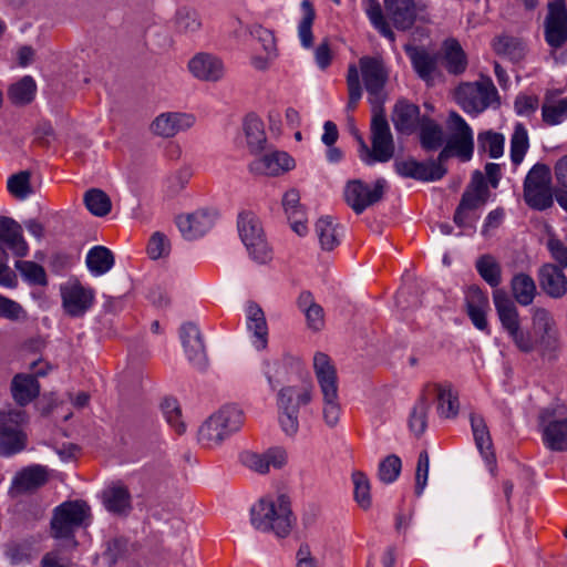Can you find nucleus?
I'll list each match as a JSON object with an SVG mask.
<instances>
[{"instance_id": "f257e3e1", "label": "nucleus", "mask_w": 567, "mask_h": 567, "mask_svg": "<svg viewBox=\"0 0 567 567\" xmlns=\"http://www.w3.org/2000/svg\"><path fill=\"white\" fill-rule=\"evenodd\" d=\"M493 302L503 329L519 351L529 353L538 344L549 346L555 340L556 322L549 310L542 307L532 309L529 332L522 328L517 307L504 290H494Z\"/></svg>"}, {"instance_id": "f03ea898", "label": "nucleus", "mask_w": 567, "mask_h": 567, "mask_svg": "<svg viewBox=\"0 0 567 567\" xmlns=\"http://www.w3.org/2000/svg\"><path fill=\"white\" fill-rule=\"evenodd\" d=\"M384 13L377 0H368L365 13L373 27L391 42L395 34L389 23L401 31L410 30L416 21L426 20V4L415 0H384Z\"/></svg>"}, {"instance_id": "7ed1b4c3", "label": "nucleus", "mask_w": 567, "mask_h": 567, "mask_svg": "<svg viewBox=\"0 0 567 567\" xmlns=\"http://www.w3.org/2000/svg\"><path fill=\"white\" fill-rule=\"evenodd\" d=\"M296 520L291 502L285 494L261 497L250 508L252 527L262 533L274 534L278 538L288 537Z\"/></svg>"}, {"instance_id": "20e7f679", "label": "nucleus", "mask_w": 567, "mask_h": 567, "mask_svg": "<svg viewBox=\"0 0 567 567\" xmlns=\"http://www.w3.org/2000/svg\"><path fill=\"white\" fill-rule=\"evenodd\" d=\"M313 371L322 395L324 424L331 429L336 427L341 416L336 367L326 353L317 352L313 355Z\"/></svg>"}, {"instance_id": "39448f33", "label": "nucleus", "mask_w": 567, "mask_h": 567, "mask_svg": "<svg viewBox=\"0 0 567 567\" xmlns=\"http://www.w3.org/2000/svg\"><path fill=\"white\" fill-rule=\"evenodd\" d=\"M371 120V147L358 135L360 158L368 165L377 162L386 163L394 155V140L383 107L372 110Z\"/></svg>"}, {"instance_id": "423d86ee", "label": "nucleus", "mask_w": 567, "mask_h": 567, "mask_svg": "<svg viewBox=\"0 0 567 567\" xmlns=\"http://www.w3.org/2000/svg\"><path fill=\"white\" fill-rule=\"evenodd\" d=\"M313 385L302 382L285 386L278 392L279 423L288 436H295L299 430V409L312 401Z\"/></svg>"}, {"instance_id": "0eeeda50", "label": "nucleus", "mask_w": 567, "mask_h": 567, "mask_svg": "<svg viewBox=\"0 0 567 567\" xmlns=\"http://www.w3.org/2000/svg\"><path fill=\"white\" fill-rule=\"evenodd\" d=\"M144 450L150 483L156 489L163 488L165 493L169 488L171 465L166 456L165 441L163 436L159 440L154 427L147 432Z\"/></svg>"}, {"instance_id": "6e6552de", "label": "nucleus", "mask_w": 567, "mask_h": 567, "mask_svg": "<svg viewBox=\"0 0 567 567\" xmlns=\"http://www.w3.org/2000/svg\"><path fill=\"white\" fill-rule=\"evenodd\" d=\"M239 237L249 256L259 264L271 260L272 251L268 246L259 218L251 212L240 213L237 220Z\"/></svg>"}, {"instance_id": "1a4fd4ad", "label": "nucleus", "mask_w": 567, "mask_h": 567, "mask_svg": "<svg viewBox=\"0 0 567 567\" xmlns=\"http://www.w3.org/2000/svg\"><path fill=\"white\" fill-rule=\"evenodd\" d=\"M524 199L530 208L537 210H545L553 205L551 173L546 164L537 163L527 173Z\"/></svg>"}, {"instance_id": "9d476101", "label": "nucleus", "mask_w": 567, "mask_h": 567, "mask_svg": "<svg viewBox=\"0 0 567 567\" xmlns=\"http://www.w3.org/2000/svg\"><path fill=\"white\" fill-rule=\"evenodd\" d=\"M90 517V507L82 501L64 502L59 505L51 519V530L54 538L71 539L72 545L76 543L73 539V533L76 528L85 524Z\"/></svg>"}, {"instance_id": "9b49d317", "label": "nucleus", "mask_w": 567, "mask_h": 567, "mask_svg": "<svg viewBox=\"0 0 567 567\" xmlns=\"http://www.w3.org/2000/svg\"><path fill=\"white\" fill-rule=\"evenodd\" d=\"M25 422V413L20 409L0 411V455L9 456L25 447L27 435L22 430Z\"/></svg>"}, {"instance_id": "f8f14e48", "label": "nucleus", "mask_w": 567, "mask_h": 567, "mask_svg": "<svg viewBox=\"0 0 567 567\" xmlns=\"http://www.w3.org/2000/svg\"><path fill=\"white\" fill-rule=\"evenodd\" d=\"M496 97V87L488 78L474 83H463L455 92L456 102L467 113L483 112Z\"/></svg>"}, {"instance_id": "ddd939ff", "label": "nucleus", "mask_w": 567, "mask_h": 567, "mask_svg": "<svg viewBox=\"0 0 567 567\" xmlns=\"http://www.w3.org/2000/svg\"><path fill=\"white\" fill-rule=\"evenodd\" d=\"M62 307L71 317H82L94 303L95 292L91 287L71 277L60 286Z\"/></svg>"}, {"instance_id": "4468645a", "label": "nucleus", "mask_w": 567, "mask_h": 567, "mask_svg": "<svg viewBox=\"0 0 567 567\" xmlns=\"http://www.w3.org/2000/svg\"><path fill=\"white\" fill-rule=\"evenodd\" d=\"M365 90L370 95L372 110L382 107V91L385 85L388 73L384 64L379 58L362 56L359 60Z\"/></svg>"}, {"instance_id": "2eb2a0df", "label": "nucleus", "mask_w": 567, "mask_h": 567, "mask_svg": "<svg viewBox=\"0 0 567 567\" xmlns=\"http://www.w3.org/2000/svg\"><path fill=\"white\" fill-rule=\"evenodd\" d=\"M385 186L383 178L377 179L373 188L360 179H353L346 186L344 199L357 214H361L367 207L382 199Z\"/></svg>"}, {"instance_id": "dca6fc26", "label": "nucleus", "mask_w": 567, "mask_h": 567, "mask_svg": "<svg viewBox=\"0 0 567 567\" xmlns=\"http://www.w3.org/2000/svg\"><path fill=\"white\" fill-rule=\"evenodd\" d=\"M196 117L185 112H163L148 125L150 133L156 137L172 140L176 135L190 130Z\"/></svg>"}, {"instance_id": "f3484780", "label": "nucleus", "mask_w": 567, "mask_h": 567, "mask_svg": "<svg viewBox=\"0 0 567 567\" xmlns=\"http://www.w3.org/2000/svg\"><path fill=\"white\" fill-rule=\"evenodd\" d=\"M545 39L555 49L567 42V9L564 0H555L548 3V13L545 19Z\"/></svg>"}, {"instance_id": "a211bd4d", "label": "nucleus", "mask_w": 567, "mask_h": 567, "mask_svg": "<svg viewBox=\"0 0 567 567\" xmlns=\"http://www.w3.org/2000/svg\"><path fill=\"white\" fill-rule=\"evenodd\" d=\"M450 132L447 143L454 147V154L467 161L474 150L473 132L464 118L456 112H451L447 120Z\"/></svg>"}, {"instance_id": "6ab92c4d", "label": "nucleus", "mask_w": 567, "mask_h": 567, "mask_svg": "<svg viewBox=\"0 0 567 567\" xmlns=\"http://www.w3.org/2000/svg\"><path fill=\"white\" fill-rule=\"evenodd\" d=\"M189 73L198 81L216 83L225 76V64L218 56L199 52L187 64Z\"/></svg>"}, {"instance_id": "aec40b11", "label": "nucleus", "mask_w": 567, "mask_h": 567, "mask_svg": "<svg viewBox=\"0 0 567 567\" xmlns=\"http://www.w3.org/2000/svg\"><path fill=\"white\" fill-rule=\"evenodd\" d=\"M179 338L187 360L197 369L204 370L207 365V354L198 327L190 322L183 324Z\"/></svg>"}, {"instance_id": "412c9836", "label": "nucleus", "mask_w": 567, "mask_h": 567, "mask_svg": "<svg viewBox=\"0 0 567 567\" xmlns=\"http://www.w3.org/2000/svg\"><path fill=\"white\" fill-rule=\"evenodd\" d=\"M287 458V452L280 447L270 449L261 454L251 451H245L240 454L243 465L259 474L268 473L270 467L277 470L284 467Z\"/></svg>"}, {"instance_id": "4be33fe9", "label": "nucleus", "mask_w": 567, "mask_h": 567, "mask_svg": "<svg viewBox=\"0 0 567 567\" xmlns=\"http://www.w3.org/2000/svg\"><path fill=\"white\" fill-rule=\"evenodd\" d=\"M293 167V159L280 151H269L250 163L249 169L254 174L278 176Z\"/></svg>"}, {"instance_id": "5701e85b", "label": "nucleus", "mask_w": 567, "mask_h": 567, "mask_svg": "<svg viewBox=\"0 0 567 567\" xmlns=\"http://www.w3.org/2000/svg\"><path fill=\"white\" fill-rule=\"evenodd\" d=\"M213 217L206 210H196L190 214L178 215L176 226L185 239L192 240L203 236L213 226Z\"/></svg>"}, {"instance_id": "b1692460", "label": "nucleus", "mask_w": 567, "mask_h": 567, "mask_svg": "<svg viewBox=\"0 0 567 567\" xmlns=\"http://www.w3.org/2000/svg\"><path fill=\"white\" fill-rule=\"evenodd\" d=\"M538 281L542 290L554 299L567 293V277L563 269L554 264L543 265L538 270Z\"/></svg>"}, {"instance_id": "393cba45", "label": "nucleus", "mask_w": 567, "mask_h": 567, "mask_svg": "<svg viewBox=\"0 0 567 567\" xmlns=\"http://www.w3.org/2000/svg\"><path fill=\"white\" fill-rule=\"evenodd\" d=\"M391 120L399 133L411 135L421 125L422 117L416 104L406 100H400L394 105Z\"/></svg>"}, {"instance_id": "a878e982", "label": "nucleus", "mask_w": 567, "mask_h": 567, "mask_svg": "<svg viewBox=\"0 0 567 567\" xmlns=\"http://www.w3.org/2000/svg\"><path fill=\"white\" fill-rule=\"evenodd\" d=\"M282 208L292 230L299 236L306 235L308 231L307 215L300 204V194L297 189L291 188L284 194Z\"/></svg>"}, {"instance_id": "bb28decb", "label": "nucleus", "mask_w": 567, "mask_h": 567, "mask_svg": "<svg viewBox=\"0 0 567 567\" xmlns=\"http://www.w3.org/2000/svg\"><path fill=\"white\" fill-rule=\"evenodd\" d=\"M0 241L18 257H24L29 252L21 225L10 217H0Z\"/></svg>"}, {"instance_id": "cd10ccee", "label": "nucleus", "mask_w": 567, "mask_h": 567, "mask_svg": "<svg viewBox=\"0 0 567 567\" xmlns=\"http://www.w3.org/2000/svg\"><path fill=\"white\" fill-rule=\"evenodd\" d=\"M228 437H230V435L213 414H210L197 430V442L206 449L218 447Z\"/></svg>"}, {"instance_id": "c85d7f7f", "label": "nucleus", "mask_w": 567, "mask_h": 567, "mask_svg": "<svg viewBox=\"0 0 567 567\" xmlns=\"http://www.w3.org/2000/svg\"><path fill=\"white\" fill-rule=\"evenodd\" d=\"M47 481V468L41 465H32L17 473L12 482V489L17 493L30 492L39 488Z\"/></svg>"}, {"instance_id": "c756f323", "label": "nucleus", "mask_w": 567, "mask_h": 567, "mask_svg": "<svg viewBox=\"0 0 567 567\" xmlns=\"http://www.w3.org/2000/svg\"><path fill=\"white\" fill-rule=\"evenodd\" d=\"M159 409L166 423L175 434L183 436L187 433L188 423L176 398L165 396L161 401Z\"/></svg>"}, {"instance_id": "7c9ffc66", "label": "nucleus", "mask_w": 567, "mask_h": 567, "mask_svg": "<svg viewBox=\"0 0 567 567\" xmlns=\"http://www.w3.org/2000/svg\"><path fill=\"white\" fill-rule=\"evenodd\" d=\"M173 252V244L169 237L159 230L154 231L146 245V254L150 260L158 266H166Z\"/></svg>"}, {"instance_id": "2f4dec72", "label": "nucleus", "mask_w": 567, "mask_h": 567, "mask_svg": "<svg viewBox=\"0 0 567 567\" xmlns=\"http://www.w3.org/2000/svg\"><path fill=\"white\" fill-rule=\"evenodd\" d=\"M544 444L551 451L567 450V417L550 420L543 424Z\"/></svg>"}, {"instance_id": "473e14b6", "label": "nucleus", "mask_w": 567, "mask_h": 567, "mask_svg": "<svg viewBox=\"0 0 567 567\" xmlns=\"http://www.w3.org/2000/svg\"><path fill=\"white\" fill-rule=\"evenodd\" d=\"M471 426L475 444L488 464H494L495 455L488 427L481 415L471 414Z\"/></svg>"}, {"instance_id": "72a5a7b5", "label": "nucleus", "mask_w": 567, "mask_h": 567, "mask_svg": "<svg viewBox=\"0 0 567 567\" xmlns=\"http://www.w3.org/2000/svg\"><path fill=\"white\" fill-rule=\"evenodd\" d=\"M432 388L436 393L437 413L440 416L445 419L455 417L460 411V402L457 393L453 390L452 385L449 383H436Z\"/></svg>"}, {"instance_id": "f704fd0d", "label": "nucleus", "mask_w": 567, "mask_h": 567, "mask_svg": "<svg viewBox=\"0 0 567 567\" xmlns=\"http://www.w3.org/2000/svg\"><path fill=\"white\" fill-rule=\"evenodd\" d=\"M85 264L89 271L93 276L99 277L105 275L113 268L115 258L109 248L94 246L87 251Z\"/></svg>"}, {"instance_id": "c9c22d12", "label": "nucleus", "mask_w": 567, "mask_h": 567, "mask_svg": "<svg viewBox=\"0 0 567 567\" xmlns=\"http://www.w3.org/2000/svg\"><path fill=\"white\" fill-rule=\"evenodd\" d=\"M213 415L230 436L243 427L246 420L244 410L235 403L221 405Z\"/></svg>"}, {"instance_id": "e433bc0d", "label": "nucleus", "mask_w": 567, "mask_h": 567, "mask_svg": "<svg viewBox=\"0 0 567 567\" xmlns=\"http://www.w3.org/2000/svg\"><path fill=\"white\" fill-rule=\"evenodd\" d=\"M11 391L16 402L25 405L39 394L40 385L35 377L18 374L12 380Z\"/></svg>"}, {"instance_id": "4c0bfd02", "label": "nucleus", "mask_w": 567, "mask_h": 567, "mask_svg": "<svg viewBox=\"0 0 567 567\" xmlns=\"http://www.w3.org/2000/svg\"><path fill=\"white\" fill-rule=\"evenodd\" d=\"M172 22L175 32L184 35L199 31L203 25L198 11L187 6L176 10Z\"/></svg>"}, {"instance_id": "58836bf2", "label": "nucleus", "mask_w": 567, "mask_h": 567, "mask_svg": "<svg viewBox=\"0 0 567 567\" xmlns=\"http://www.w3.org/2000/svg\"><path fill=\"white\" fill-rule=\"evenodd\" d=\"M511 289L515 301L520 306L532 305L537 293L534 279L524 272L516 274L512 278Z\"/></svg>"}, {"instance_id": "ea45409f", "label": "nucleus", "mask_w": 567, "mask_h": 567, "mask_svg": "<svg viewBox=\"0 0 567 567\" xmlns=\"http://www.w3.org/2000/svg\"><path fill=\"white\" fill-rule=\"evenodd\" d=\"M243 130L250 152H261L267 142L262 121L255 114H249L244 120Z\"/></svg>"}, {"instance_id": "a19ab883", "label": "nucleus", "mask_w": 567, "mask_h": 567, "mask_svg": "<svg viewBox=\"0 0 567 567\" xmlns=\"http://www.w3.org/2000/svg\"><path fill=\"white\" fill-rule=\"evenodd\" d=\"M420 127V143L424 151L433 152L444 144V133L435 121L423 116Z\"/></svg>"}, {"instance_id": "79ce46f5", "label": "nucleus", "mask_w": 567, "mask_h": 567, "mask_svg": "<svg viewBox=\"0 0 567 567\" xmlns=\"http://www.w3.org/2000/svg\"><path fill=\"white\" fill-rule=\"evenodd\" d=\"M405 51L411 58L412 64L421 79L429 82L436 70V58L423 49L406 45Z\"/></svg>"}, {"instance_id": "37998d69", "label": "nucleus", "mask_w": 567, "mask_h": 567, "mask_svg": "<svg viewBox=\"0 0 567 567\" xmlns=\"http://www.w3.org/2000/svg\"><path fill=\"white\" fill-rule=\"evenodd\" d=\"M444 66L452 74H461L466 70L465 52L456 40H446L443 44Z\"/></svg>"}, {"instance_id": "c03bdc74", "label": "nucleus", "mask_w": 567, "mask_h": 567, "mask_svg": "<svg viewBox=\"0 0 567 567\" xmlns=\"http://www.w3.org/2000/svg\"><path fill=\"white\" fill-rule=\"evenodd\" d=\"M103 504L109 512L126 514L131 508L130 494L123 486H111L103 492Z\"/></svg>"}, {"instance_id": "a18cd8bd", "label": "nucleus", "mask_w": 567, "mask_h": 567, "mask_svg": "<svg viewBox=\"0 0 567 567\" xmlns=\"http://www.w3.org/2000/svg\"><path fill=\"white\" fill-rule=\"evenodd\" d=\"M247 324L249 330L254 331L256 338V348L265 349L267 346V323L264 311L255 303H251L247 308Z\"/></svg>"}, {"instance_id": "49530a36", "label": "nucleus", "mask_w": 567, "mask_h": 567, "mask_svg": "<svg viewBox=\"0 0 567 567\" xmlns=\"http://www.w3.org/2000/svg\"><path fill=\"white\" fill-rule=\"evenodd\" d=\"M496 54L505 56L513 62H519L525 56L524 42L514 37L501 35L493 43Z\"/></svg>"}, {"instance_id": "de8ad7c7", "label": "nucleus", "mask_w": 567, "mask_h": 567, "mask_svg": "<svg viewBox=\"0 0 567 567\" xmlns=\"http://www.w3.org/2000/svg\"><path fill=\"white\" fill-rule=\"evenodd\" d=\"M35 92V81L32 76L25 75L10 86L8 97L16 105H25L33 101Z\"/></svg>"}, {"instance_id": "09e8293b", "label": "nucleus", "mask_w": 567, "mask_h": 567, "mask_svg": "<svg viewBox=\"0 0 567 567\" xmlns=\"http://www.w3.org/2000/svg\"><path fill=\"white\" fill-rule=\"evenodd\" d=\"M316 233L323 250H332L339 245L337 225L331 217H321L316 223Z\"/></svg>"}, {"instance_id": "8fccbe9b", "label": "nucleus", "mask_w": 567, "mask_h": 567, "mask_svg": "<svg viewBox=\"0 0 567 567\" xmlns=\"http://www.w3.org/2000/svg\"><path fill=\"white\" fill-rule=\"evenodd\" d=\"M302 18L298 25V35L302 47L309 49L313 44L312 24L316 18L315 9L309 0L301 2Z\"/></svg>"}, {"instance_id": "3c124183", "label": "nucleus", "mask_w": 567, "mask_h": 567, "mask_svg": "<svg viewBox=\"0 0 567 567\" xmlns=\"http://www.w3.org/2000/svg\"><path fill=\"white\" fill-rule=\"evenodd\" d=\"M430 402L427 398L422 394L413 406L409 419V427L415 436H421L426 430Z\"/></svg>"}, {"instance_id": "603ef678", "label": "nucleus", "mask_w": 567, "mask_h": 567, "mask_svg": "<svg viewBox=\"0 0 567 567\" xmlns=\"http://www.w3.org/2000/svg\"><path fill=\"white\" fill-rule=\"evenodd\" d=\"M543 121L547 125H557L567 116V97L554 101L546 95L542 106Z\"/></svg>"}, {"instance_id": "864d4df0", "label": "nucleus", "mask_w": 567, "mask_h": 567, "mask_svg": "<svg viewBox=\"0 0 567 567\" xmlns=\"http://www.w3.org/2000/svg\"><path fill=\"white\" fill-rule=\"evenodd\" d=\"M354 487V499L357 504L367 511L372 506L371 484L368 476L360 471H354L351 475Z\"/></svg>"}, {"instance_id": "5fc2aeb1", "label": "nucleus", "mask_w": 567, "mask_h": 567, "mask_svg": "<svg viewBox=\"0 0 567 567\" xmlns=\"http://www.w3.org/2000/svg\"><path fill=\"white\" fill-rule=\"evenodd\" d=\"M529 147L527 130L522 123H517L511 138V158L515 165H519Z\"/></svg>"}, {"instance_id": "6e6d98bb", "label": "nucleus", "mask_w": 567, "mask_h": 567, "mask_svg": "<svg viewBox=\"0 0 567 567\" xmlns=\"http://www.w3.org/2000/svg\"><path fill=\"white\" fill-rule=\"evenodd\" d=\"M84 203L89 212L95 216H105L111 212V199L101 189L92 188L84 195Z\"/></svg>"}, {"instance_id": "4d7b16f0", "label": "nucleus", "mask_w": 567, "mask_h": 567, "mask_svg": "<svg viewBox=\"0 0 567 567\" xmlns=\"http://www.w3.org/2000/svg\"><path fill=\"white\" fill-rule=\"evenodd\" d=\"M7 187L10 194L17 199H27L33 193L30 172L21 171L11 175L8 178Z\"/></svg>"}, {"instance_id": "13d9d810", "label": "nucleus", "mask_w": 567, "mask_h": 567, "mask_svg": "<svg viewBox=\"0 0 567 567\" xmlns=\"http://www.w3.org/2000/svg\"><path fill=\"white\" fill-rule=\"evenodd\" d=\"M476 269L481 277L492 287L501 284V266L491 255H484L476 261Z\"/></svg>"}, {"instance_id": "bf43d9fd", "label": "nucleus", "mask_w": 567, "mask_h": 567, "mask_svg": "<svg viewBox=\"0 0 567 567\" xmlns=\"http://www.w3.org/2000/svg\"><path fill=\"white\" fill-rule=\"evenodd\" d=\"M16 268L30 285L47 286L48 278L45 270L39 264L29 260L17 261Z\"/></svg>"}, {"instance_id": "052dcab7", "label": "nucleus", "mask_w": 567, "mask_h": 567, "mask_svg": "<svg viewBox=\"0 0 567 567\" xmlns=\"http://www.w3.org/2000/svg\"><path fill=\"white\" fill-rule=\"evenodd\" d=\"M347 86H348V94H349V101L347 104V109L349 111H354L358 105V102L360 101V99L362 96V87H361L360 78H359V70L355 64H350L348 68Z\"/></svg>"}, {"instance_id": "680f3d73", "label": "nucleus", "mask_w": 567, "mask_h": 567, "mask_svg": "<svg viewBox=\"0 0 567 567\" xmlns=\"http://www.w3.org/2000/svg\"><path fill=\"white\" fill-rule=\"evenodd\" d=\"M416 166L413 176L414 179L425 182L437 181L446 174V168L434 161L417 162Z\"/></svg>"}, {"instance_id": "e2e57ef3", "label": "nucleus", "mask_w": 567, "mask_h": 567, "mask_svg": "<svg viewBox=\"0 0 567 567\" xmlns=\"http://www.w3.org/2000/svg\"><path fill=\"white\" fill-rule=\"evenodd\" d=\"M401 460L396 455L386 456L379 465L378 475L385 484L393 483L401 473Z\"/></svg>"}, {"instance_id": "0e129e2a", "label": "nucleus", "mask_w": 567, "mask_h": 567, "mask_svg": "<svg viewBox=\"0 0 567 567\" xmlns=\"http://www.w3.org/2000/svg\"><path fill=\"white\" fill-rule=\"evenodd\" d=\"M249 33L258 40L265 53H270V56H278L276 38L270 30L259 24H254L249 28Z\"/></svg>"}, {"instance_id": "69168bd1", "label": "nucleus", "mask_w": 567, "mask_h": 567, "mask_svg": "<svg viewBox=\"0 0 567 567\" xmlns=\"http://www.w3.org/2000/svg\"><path fill=\"white\" fill-rule=\"evenodd\" d=\"M193 176L190 166H182L167 178V192L171 196L179 194Z\"/></svg>"}, {"instance_id": "338daca9", "label": "nucleus", "mask_w": 567, "mask_h": 567, "mask_svg": "<svg viewBox=\"0 0 567 567\" xmlns=\"http://www.w3.org/2000/svg\"><path fill=\"white\" fill-rule=\"evenodd\" d=\"M480 146L487 152L491 157L497 158L503 154L504 136L498 133L487 132L478 135Z\"/></svg>"}, {"instance_id": "774afa93", "label": "nucleus", "mask_w": 567, "mask_h": 567, "mask_svg": "<svg viewBox=\"0 0 567 567\" xmlns=\"http://www.w3.org/2000/svg\"><path fill=\"white\" fill-rule=\"evenodd\" d=\"M430 458L426 451L419 454L416 471H415V493L421 495L426 486L429 476Z\"/></svg>"}]
</instances>
